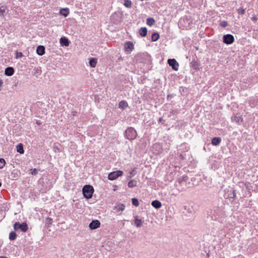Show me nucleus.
Segmentation results:
<instances>
[{"label":"nucleus","instance_id":"a878e982","mask_svg":"<svg viewBox=\"0 0 258 258\" xmlns=\"http://www.w3.org/2000/svg\"><path fill=\"white\" fill-rule=\"evenodd\" d=\"M136 174V168H133L128 173V175L127 176V179H131Z\"/></svg>","mask_w":258,"mask_h":258},{"label":"nucleus","instance_id":"0eeeda50","mask_svg":"<svg viewBox=\"0 0 258 258\" xmlns=\"http://www.w3.org/2000/svg\"><path fill=\"white\" fill-rule=\"evenodd\" d=\"M234 41V37L232 34H227L223 36V42L227 45L232 44Z\"/></svg>","mask_w":258,"mask_h":258},{"label":"nucleus","instance_id":"bb28decb","mask_svg":"<svg viewBox=\"0 0 258 258\" xmlns=\"http://www.w3.org/2000/svg\"><path fill=\"white\" fill-rule=\"evenodd\" d=\"M159 38V34L157 32H154L152 35V41L153 42L157 41Z\"/></svg>","mask_w":258,"mask_h":258},{"label":"nucleus","instance_id":"9d476101","mask_svg":"<svg viewBox=\"0 0 258 258\" xmlns=\"http://www.w3.org/2000/svg\"><path fill=\"white\" fill-rule=\"evenodd\" d=\"M231 120L232 121L235 122L238 124H240L243 121L242 116L238 114H235L233 115L231 117Z\"/></svg>","mask_w":258,"mask_h":258},{"label":"nucleus","instance_id":"393cba45","mask_svg":"<svg viewBox=\"0 0 258 258\" xmlns=\"http://www.w3.org/2000/svg\"><path fill=\"white\" fill-rule=\"evenodd\" d=\"M17 151L20 154H23L24 153V150L23 148V146L22 144H19L16 146Z\"/></svg>","mask_w":258,"mask_h":258},{"label":"nucleus","instance_id":"aec40b11","mask_svg":"<svg viewBox=\"0 0 258 258\" xmlns=\"http://www.w3.org/2000/svg\"><path fill=\"white\" fill-rule=\"evenodd\" d=\"M128 106L127 102L125 100L121 101L118 104V107L122 109H125Z\"/></svg>","mask_w":258,"mask_h":258},{"label":"nucleus","instance_id":"6e6552de","mask_svg":"<svg viewBox=\"0 0 258 258\" xmlns=\"http://www.w3.org/2000/svg\"><path fill=\"white\" fill-rule=\"evenodd\" d=\"M168 63L174 71H178L179 64L174 58H170L167 60Z\"/></svg>","mask_w":258,"mask_h":258},{"label":"nucleus","instance_id":"37998d69","mask_svg":"<svg viewBox=\"0 0 258 258\" xmlns=\"http://www.w3.org/2000/svg\"><path fill=\"white\" fill-rule=\"evenodd\" d=\"M250 185V183L248 182L244 183V185L245 187L248 190L250 189V188H249Z\"/></svg>","mask_w":258,"mask_h":258},{"label":"nucleus","instance_id":"c85d7f7f","mask_svg":"<svg viewBox=\"0 0 258 258\" xmlns=\"http://www.w3.org/2000/svg\"><path fill=\"white\" fill-rule=\"evenodd\" d=\"M155 23V20L153 18H149L147 19V24L152 26Z\"/></svg>","mask_w":258,"mask_h":258},{"label":"nucleus","instance_id":"f704fd0d","mask_svg":"<svg viewBox=\"0 0 258 258\" xmlns=\"http://www.w3.org/2000/svg\"><path fill=\"white\" fill-rule=\"evenodd\" d=\"M117 210L118 211H123L125 209V206L123 204H119L118 205L117 207Z\"/></svg>","mask_w":258,"mask_h":258},{"label":"nucleus","instance_id":"e433bc0d","mask_svg":"<svg viewBox=\"0 0 258 258\" xmlns=\"http://www.w3.org/2000/svg\"><path fill=\"white\" fill-rule=\"evenodd\" d=\"M220 25L221 27L225 28L228 26V22L226 21H221L220 23Z\"/></svg>","mask_w":258,"mask_h":258},{"label":"nucleus","instance_id":"5701e85b","mask_svg":"<svg viewBox=\"0 0 258 258\" xmlns=\"http://www.w3.org/2000/svg\"><path fill=\"white\" fill-rule=\"evenodd\" d=\"M137 181L134 179L131 180L127 183V186L130 188L135 187L137 186Z\"/></svg>","mask_w":258,"mask_h":258},{"label":"nucleus","instance_id":"7c9ffc66","mask_svg":"<svg viewBox=\"0 0 258 258\" xmlns=\"http://www.w3.org/2000/svg\"><path fill=\"white\" fill-rule=\"evenodd\" d=\"M182 21H183L185 23V22L187 23L188 26H185V27L186 28H187V27H190V24H192V22H191V20L190 19H188L187 18H183V19L180 21V23L182 22Z\"/></svg>","mask_w":258,"mask_h":258},{"label":"nucleus","instance_id":"9b49d317","mask_svg":"<svg viewBox=\"0 0 258 258\" xmlns=\"http://www.w3.org/2000/svg\"><path fill=\"white\" fill-rule=\"evenodd\" d=\"M124 47H125V51L128 52H130L134 48V44H133V42H132L131 41H127L125 43Z\"/></svg>","mask_w":258,"mask_h":258},{"label":"nucleus","instance_id":"a19ab883","mask_svg":"<svg viewBox=\"0 0 258 258\" xmlns=\"http://www.w3.org/2000/svg\"><path fill=\"white\" fill-rule=\"evenodd\" d=\"M23 56V53L21 52H17L16 54V58H18L19 57H21Z\"/></svg>","mask_w":258,"mask_h":258},{"label":"nucleus","instance_id":"b1692460","mask_svg":"<svg viewBox=\"0 0 258 258\" xmlns=\"http://www.w3.org/2000/svg\"><path fill=\"white\" fill-rule=\"evenodd\" d=\"M143 221L141 219L138 218V216H136L135 219V224L137 227H140L143 224Z\"/></svg>","mask_w":258,"mask_h":258},{"label":"nucleus","instance_id":"f8f14e48","mask_svg":"<svg viewBox=\"0 0 258 258\" xmlns=\"http://www.w3.org/2000/svg\"><path fill=\"white\" fill-rule=\"evenodd\" d=\"M59 43L62 46H68L70 44V41L67 37H62L60 38Z\"/></svg>","mask_w":258,"mask_h":258},{"label":"nucleus","instance_id":"de8ad7c7","mask_svg":"<svg viewBox=\"0 0 258 258\" xmlns=\"http://www.w3.org/2000/svg\"><path fill=\"white\" fill-rule=\"evenodd\" d=\"M0 258H8V257L6 256H0Z\"/></svg>","mask_w":258,"mask_h":258},{"label":"nucleus","instance_id":"ea45409f","mask_svg":"<svg viewBox=\"0 0 258 258\" xmlns=\"http://www.w3.org/2000/svg\"><path fill=\"white\" fill-rule=\"evenodd\" d=\"M254 99H253L252 98L249 100V105L251 107H255V104H254Z\"/></svg>","mask_w":258,"mask_h":258},{"label":"nucleus","instance_id":"c9c22d12","mask_svg":"<svg viewBox=\"0 0 258 258\" xmlns=\"http://www.w3.org/2000/svg\"><path fill=\"white\" fill-rule=\"evenodd\" d=\"M29 171H30V173H31L33 175H36L38 173V171L36 168L30 169L29 170Z\"/></svg>","mask_w":258,"mask_h":258},{"label":"nucleus","instance_id":"7ed1b4c3","mask_svg":"<svg viewBox=\"0 0 258 258\" xmlns=\"http://www.w3.org/2000/svg\"><path fill=\"white\" fill-rule=\"evenodd\" d=\"M124 136L127 139L133 140L136 139L137 133L134 128L128 127L125 131Z\"/></svg>","mask_w":258,"mask_h":258},{"label":"nucleus","instance_id":"4c0bfd02","mask_svg":"<svg viewBox=\"0 0 258 258\" xmlns=\"http://www.w3.org/2000/svg\"><path fill=\"white\" fill-rule=\"evenodd\" d=\"M46 224L48 225H50L52 224V219L51 218L47 217L46 218Z\"/></svg>","mask_w":258,"mask_h":258},{"label":"nucleus","instance_id":"2f4dec72","mask_svg":"<svg viewBox=\"0 0 258 258\" xmlns=\"http://www.w3.org/2000/svg\"><path fill=\"white\" fill-rule=\"evenodd\" d=\"M132 204L135 207H138L139 205V201L137 198H134L132 199Z\"/></svg>","mask_w":258,"mask_h":258},{"label":"nucleus","instance_id":"39448f33","mask_svg":"<svg viewBox=\"0 0 258 258\" xmlns=\"http://www.w3.org/2000/svg\"><path fill=\"white\" fill-rule=\"evenodd\" d=\"M14 228L16 231L20 229L22 232H25L28 230V225L26 222H23L21 224L17 222L14 225Z\"/></svg>","mask_w":258,"mask_h":258},{"label":"nucleus","instance_id":"c03bdc74","mask_svg":"<svg viewBox=\"0 0 258 258\" xmlns=\"http://www.w3.org/2000/svg\"><path fill=\"white\" fill-rule=\"evenodd\" d=\"M173 97V95L172 94H168L167 96V99L168 100H170Z\"/></svg>","mask_w":258,"mask_h":258},{"label":"nucleus","instance_id":"f03ea898","mask_svg":"<svg viewBox=\"0 0 258 258\" xmlns=\"http://www.w3.org/2000/svg\"><path fill=\"white\" fill-rule=\"evenodd\" d=\"M94 191L93 187L91 185H85L82 189L83 196L87 199L92 197Z\"/></svg>","mask_w":258,"mask_h":258},{"label":"nucleus","instance_id":"72a5a7b5","mask_svg":"<svg viewBox=\"0 0 258 258\" xmlns=\"http://www.w3.org/2000/svg\"><path fill=\"white\" fill-rule=\"evenodd\" d=\"M5 160L3 158H0V169H2L6 164Z\"/></svg>","mask_w":258,"mask_h":258},{"label":"nucleus","instance_id":"79ce46f5","mask_svg":"<svg viewBox=\"0 0 258 258\" xmlns=\"http://www.w3.org/2000/svg\"><path fill=\"white\" fill-rule=\"evenodd\" d=\"M41 73V70L40 68H37L35 70V73L34 74H39L40 75Z\"/></svg>","mask_w":258,"mask_h":258},{"label":"nucleus","instance_id":"2eb2a0df","mask_svg":"<svg viewBox=\"0 0 258 258\" xmlns=\"http://www.w3.org/2000/svg\"><path fill=\"white\" fill-rule=\"evenodd\" d=\"M45 48L43 45H39L36 49V53L39 55H42L45 53Z\"/></svg>","mask_w":258,"mask_h":258},{"label":"nucleus","instance_id":"412c9836","mask_svg":"<svg viewBox=\"0 0 258 258\" xmlns=\"http://www.w3.org/2000/svg\"><path fill=\"white\" fill-rule=\"evenodd\" d=\"M140 35L142 37H145L147 34V29L146 27H142L139 30Z\"/></svg>","mask_w":258,"mask_h":258},{"label":"nucleus","instance_id":"c756f323","mask_svg":"<svg viewBox=\"0 0 258 258\" xmlns=\"http://www.w3.org/2000/svg\"><path fill=\"white\" fill-rule=\"evenodd\" d=\"M124 6L128 8H130L132 7V3L130 0H124Z\"/></svg>","mask_w":258,"mask_h":258},{"label":"nucleus","instance_id":"f257e3e1","mask_svg":"<svg viewBox=\"0 0 258 258\" xmlns=\"http://www.w3.org/2000/svg\"><path fill=\"white\" fill-rule=\"evenodd\" d=\"M225 216L226 214L222 206L215 207L208 212V218L214 221L218 220L222 222V219Z\"/></svg>","mask_w":258,"mask_h":258},{"label":"nucleus","instance_id":"f3484780","mask_svg":"<svg viewBox=\"0 0 258 258\" xmlns=\"http://www.w3.org/2000/svg\"><path fill=\"white\" fill-rule=\"evenodd\" d=\"M221 142L220 137H214L212 140V144L214 146H218Z\"/></svg>","mask_w":258,"mask_h":258},{"label":"nucleus","instance_id":"a211bd4d","mask_svg":"<svg viewBox=\"0 0 258 258\" xmlns=\"http://www.w3.org/2000/svg\"><path fill=\"white\" fill-rule=\"evenodd\" d=\"M152 206L156 209H159L161 207L162 204L158 200H154L151 203Z\"/></svg>","mask_w":258,"mask_h":258},{"label":"nucleus","instance_id":"ddd939ff","mask_svg":"<svg viewBox=\"0 0 258 258\" xmlns=\"http://www.w3.org/2000/svg\"><path fill=\"white\" fill-rule=\"evenodd\" d=\"M190 67L195 70H199L200 69V63L198 60L194 59L190 62Z\"/></svg>","mask_w":258,"mask_h":258},{"label":"nucleus","instance_id":"423d86ee","mask_svg":"<svg viewBox=\"0 0 258 258\" xmlns=\"http://www.w3.org/2000/svg\"><path fill=\"white\" fill-rule=\"evenodd\" d=\"M122 175V171L116 170L109 173L108 175V179L110 180H113L116 179L118 177L121 176Z\"/></svg>","mask_w":258,"mask_h":258},{"label":"nucleus","instance_id":"cd10ccee","mask_svg":"<svg viewBox=\"0 0 258 258\" xmlns=\"http://www.w3.org/2000/svg\"><path fill=\"white\" fill-rule=\"evenodd\" d=\"M17 237L16 233L14 231H12L9 234V239L10 240H14Z\"/></svg>","mask_w":258,"mask_h":258},{"label":"nucleus","instance_id":"58836bf2","mask_svg":"<svg viewBox=\"0 0 258 258\" xmlns=\"http://www.w3.org/2000/svg\"><path fill=\"white\" fill-rule=\"evenodd\" d=\"M237 12L239 15H243L245 13V10L243 8H240L237 10Z\"/></svg>","mask_w":258,"mask_h":258},{"label":"nucleus","instance_id":"20e7f679","mask_svg":"<svg viewBox=\"0 0 258 258\" xmlns=\"http://www.w3.org/2000/svg\"><path fill=\"white\" fill-rule=\"evenodd\" d=\"M235 191L236 190L234 189L226 188L224 190L223 197L225 199H229L230 201L233 200L236 197Z\"/></svg>","mask_w":258,"mask_h":258},{"label":"nucleus","instance_id":"1a4fd4ad","mask_svg":"<svg viewBox=\"0 0 258 258\" xmlns=\"http://www.w3.org/2000/svg\"><path fill=\"white\" fill-rule=\"evenodd\" d=\"M100 226V222L98 220H92L89 224V227L91 230H94L99 228Z\"/></svg>","mask_w":258,"mask_h":258},{"label":"nucleus","instance_id":"6ab92c4d","mask_svg":"<svg viewBox=\"0 0 258 258\" xmlns=\"http://www.w3.org/2000/svg\"><path fill=\"white\" fill-rule=\"evenodd\" d=\"M59 14L61 15L66 17L69 14V10L68 8L61 9L59 11Z\"/></svg>","mask_w":258,"mask_h":258},{"label":"nucleus","instance_id":"dca6fc26","mask_svg":"<svg viewBox=\"0 0 258 258\" xmlns=\"http://www.w3.org/2000/svg\"><path fill=\"white\" fill-rule=\"evenodd\" d=\"M188 179V177L187 175H183L182 177L178 178L177 182L178 183L181 185H183L184 184V183L186 182V181Z\"/></svg>","mask_w":258,"mask_h":258},{"label":"nucleus","instance_id":"473e14b6","mask_svg":"<svg viewBox=\"0 0 258 258\" xmlns=\"http://www.w3.org/2000/svg\"><path fill=\"white\" fill-rule=\"evenodd\" d=\"M6 12V7L2 6L0 7V16H4Z\"/></svg>","mask_w":258,"mask_h":258},{"label":"nucleus","instance_id":"49530a36","mask_svg":"<svg viewBox=\"0 0 258 258\" xmlns=\"http://www.w3.org/2000/svg\"><path fill=\"white\" fill-rule=\"evenodd\" d=\"M158 146H159V145H154L153 146V147H154V148H155V147H158Z\"/></svg>","mask_w":258,"mask_h":258},{"label":"nucleus","instance_id":"4468645a","mask_svg":"<svg viewBox=\"0 0 258 258\" xmlns=\"http://www.w3.org/2000/svg\"><path fill=\"white\" fill-rule=\"evenodd\" d=\"M14 69L13 67H7L5 71V75L7 76H11L14 73Z\"/></svg>","mask_w":258,"mask_h":258},{"label":"nucleus","instance_id":"a18cd8bd","mask_svg":"<svg viewBox=\"0 0 258 258\" xmlns=\"http://www.w3.org/2000/svg\"><path fill=\"white\" fill-rule=\"evenodd\" d=\"M257 18H256V17H255V16H254V17H253L252 18V20L253 21H256V20H257Z\"/></svg>","mask_w":258,"mask_h":258},{"label":"nucleus","instance_id":"09e8293b","mask_svg":"<svg viewBox=\"0 0 258 258\" xmlns=\"http://www.w3.org/2000/svg\"><path fill=\"white\" fill-rule=\"evenodd\" d=\"M162 119V118H159V121H161Z\"/></svg>","mask_w":258,"mask_h":258},{"label":"nucleus","instance_id":"4be33fe9","mask_svg":"<svg viewBox=\"0 0 258 258\" xmlns=\"http://www.w3.org/2000/svg\"><path fill=\"white\" fill-rule=\"evenodd\" d=\"M97 62V59L95 58H91L89 59V65L92 68H95L96 66Z\"/></svg>","mask_w":258,"mask_h":258}]
</instances>
